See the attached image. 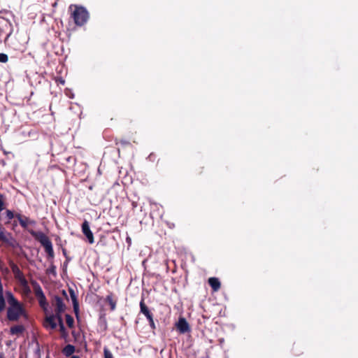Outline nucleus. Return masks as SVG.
<instances>
[{
    "label": "nucleus",
    "mask_w": 358,
    "mask_h": 358,
    "mask_svg": "<svg viewBox=\"0 0 358 358\" xmlns=\"http://www.w3.org/2000/svg\"><path fill=\"white\" fill-rule=\"evenodd\" d=\"M69 10L71 12V17L78 27L85 25L90 18V13L84 6L71 4Z\"/></svg>",
    "instance_id": "f257e3e1"
},
{
    "label": "nucleus",
    "mask_w": 358,
    "mask_h": 358,
    "mask_svg": "<svg viewBox=\"0 0 358 358\" xmlns=\"http://www.w3.org/2000/svg\"><path fill=\"white\" fill-rule=\"evenodd\" d=\"M29 232L44 247L45 251L48 254V257L53 258L55 253L50 238L41 231H35L31 229L29 230Z\"/></svg>",
    "instance_id": "f03ea898"
},
{
    "label": "nucleus",
    "mask_w": 358,
    "mask_h": 358,
    "mask_svg": "<svg viewBox=\"0 0 358 358\" xmlns=\"http://www.w3.org/2000/svg\"><path fill=\"white\" fill-rule=\"evenodd\" d=\"M25 315V310L19 301L9 304L7 309V318L10 321H17L21 316Z\"/></svg>",
    "instance_id": "7ed1b4c3"
},
{
    "label": "nucleus",
    "mask_w": 358,
    "mask_h": 358,
    "mask_svg": "<svg viewBox=\"0 0 358 358\" xmlns=\"http://www.w3.org/2000/svg\"><path fill=\"white\" fill-rule=\"evenodd\" d=\"M139 306H140V312L146 317L147 320H148L149 325H150L151 329L155 330L156 329V325L154 322L153 314L150 311L149 308L147 306V305L145 304L143 298L141 299Z\"/></svg>",
    "instance_id": "20e7f679"
},
{
    "label": "nucleus",
    "mask_w": 358,
    "mask_h": 358,
    "mask_svg": "<svg viewBox=\"0 0 358 358\" xmlns=\"http://www.w3.org/2000/svg\"><path fill=\"white\" fill-rule=\"evenodd\" d=\"M9 266L14 275V278L19 283L27 280L22 271L20 269L18 266L12 260L10 259L8 262Z\"/></svg>",
    "instance_id": "39448f33"
},
{
    "label": "nucleus",
    "mask_w": 358,
    "mask_h": 358,
    "mask_svg": "<svg viewBox=\"0 0 358 358\" xmlns=\"http://www.w3.org/2000/svg\"><path fill=\"white\" fill-rule=\"evenodd\" d=\"M52 306L55 307V313H63L66 310V305L63 299L59 296H55L52 301Z\"/></svg>",
    "instance_id": "423d86ee"
},
{
    "label": "nucleus",
    "mask_w": 358,
    "mask_h": 358,
    "mask_svg": "<svg viewBox=\"0 0 358 358\" xmlns=\"http://www.w3.org/2000/svg\"><path fill=\"white\" fill-rule=\"evenodd\" d=\"M69 292L73 303V311L76 317L79 318V303L77 298V295L73 288L69 287Z\"/></svg>",
    "instance_id": "0eeeda50"
},
{
    "label": "nucleus",
    "mask_w": 358,
    "mask_h": 358,
    "mask_svg": "<svg viewBox=\"0 0 358 358\" xmlns=\"http://www.w3.org/2000/svg\"><path fill=\"white\" fill-rule=\"evenodd\" d=\"M82 231L87 237L89 243L91 244L94 243V235L90 230L89 222L87 220H85L82 224Z\"/></svg>",
    "instance_id": "6e6552de"
},
{
    "label": "nucleus",
    "mask_w": 358,
    "mask_h": 358,
    "mask_svg": "<svg viewBox=\"0 0 358 358\" xmlns=\"http://www.w3.org/2000/svg\"><path fill=\"white\" fill-rule=\"evenodd\" d=\"M15 217L18 220L20 224L24 229H27L29 224L34 226L36 221L30 220L28 217L22 215L21 214H16Z\"/></svg>",
    "instance_id": "1a4fd4ad"
},
{
    "label": "nucleus",
    "mask_w": 358,
    "mask_h": 358,
    "mask_svg": "<svg viewBox=\"0 0 358 358\" xmlns=\"http://www.w3.org/2000/svg\"><path fill=\"white\" fill-rule=\"evenodd\" d=\"M176 327L181 334L187 333L190 330L189 325L184 317L179 318L176 323Z\"/></svg>",
    "instance_id": "9d476101"
},
{
    "label": "nucleus",
    "mask_w": 358,
    "mask_h": 358,
    "mask_svg": "<svg viewBox=\"0 0 358 358\" xmlns=\"http://www.w3.org/2000/svg\"><path fill=\"white\" fill-rule=\"evenodd\" d=\"M43 326L47 329H55L57 328V323L55 322L52 315H50L45 317Z\"/></svg>",
    "instance_id": "9b49d317"
},
{
    "label": "nucleus",
    "mask_w": 358,
    "mask_h": 358,
    "mask_svg": "<svg viewBox=\"0 0 358 358\" xmlns=\"http://www.w3.org/2000/svg\"><path fill=\"white\" fill-rule=\"evenodd\" d=\"M208 284L211 287L213 292H217L221 287V283L217 278H210L208 279Z\"/></svg>",
    "instance_id": "f8f14e48"
},
{
    "label": "nucleus",
    "mask_w": 358,
    "mask_h": 358,
    "mask_svg": "<svg viewBox=\"0 0 358 358\" xmlns=\"http://www.w3.org/2000/svg\"><path fill=\"white\" fill-rule=\"evenodd\" d=\"M31 283L33 286L34 294L36 298L45 295L41 287L36 280H31Z\"/></svg>",
    "instance_id": "ddd939ff"
},
{
    "label": "nucleus",
    "mask_w": 358,
    "mask_h": 358,
    "mask_svg": "<svg viewBox=\"0 0 358 358\" xmlns=\"http://www.w3.org/2000/svg\"><path fill=\"white\" fill-rule=\"evenodd\" d=\"M25 329L23 325H15L10 327V333L12 335L19 336L24 331Z\"/></svg>",
    "instance_id": "4468645a"
},
{
    "label": "nucleus",
    "mask_w": 358,
    "mask_h": 358,
    "mask_svg": "<svg viewBox=\"0 0 358 358\" xmlns=\"http://www.w3.org/2000/svg\"><path fill=\"white\" fill-rule=\"evenodd\" d=\"M75 347L71 344L66 345L62 350V353L66 357L71 356L75 352Z\"/></svg>",
    "instance_id": "2eb2a0df"
},
{
    "label": "nucleus",
    "mask_w": 358,
    "mask_h": 358,
    "mask_svg": "<svg viewBox=\"0 0 358 358\" xmlns=\"http://www.w3.org/2000/svg\"><path fill=\"white\" fill-rule=\"evenodd\" d=\"M106 301L110 305V310H115V309L116 308L117 300L113 299V295L112 293H110L106 296Z\"/></svg>",
    "instance_id": "dca6fc26"
},
{
    "label": "nucleus",
    "mask_w": 358,
    "mask_h": 358,
    "mask_svg": "<svg viewBox=\"0 0 358 358\" xmlns=\"http://www.w3.org/2000/svg\"><path fill=\"white\" fill-rule=\"evenodd\" d=\"M20 286L22 287V290H23V293L25 294V295H29L30 293H31V289L29 286V284H28V281L27 280L22 281V282L20 283Z\"/></svg>",
    "instance_id": "f3484780"
},
{
    "label": "nucleus",
    "mask_w": 358,
    "mask_h": 358,
    "mask_svg": "<svg viewBox=\"0 0 358 358\" xmlns=\"http://www.w3.org/2000/svg\"><path fill=\"white\" fill-rule=\"evenodd\" d=\"M38 299V303L40 306L44 310H47V307L48 306V303L47 302V299L45 295L41 296L40 297L36 298Z\"/></svg>",
    "instance_id": "a211bd4d"
},
{
    "label": "nucleus",
    "mask_w": 358,
    "mask_h": 358,
    "mask_svg": "<svg viewBox=\"0 0 358 358\" xmlns=\"http://www.w3.org/2000/svg\"><path fill=\"white\" fill-rule=\"evenodd\" d=\"M4 296L6 297L8 304L14 303L18 301L17 299L14 296L13 294L10 291H7Z\"/></svg>",
    "instance_id": "6ab92c4d"
},
{
    "label": "nucleus",
    "mask_w": 358,
    "mask_h": 358,
    "mask_svg": "<svg viewBox=\"0 0 358 358\" xmlns=\"http://www.w3.org/2000/svg\"><path fill=\"white\" fill-rule=\"evenodd\" d=\"M65 318H66V323L67 326L71 329L73 328L74 327L73 317L71 315L66 314L65 315Z\"/></svg>",
    "instance_id": "aec40b11"
},
{
    "label": "nucleus",
    "mask_w": 358,
    "mask_h": 358,
    "mask_svg": "<svg viewBox=\"0 0 358 358\" xmlns=\"http://www.w3.org/2000/svg\"><path fill=\"white\" fill-rule=\"evenodd\" d=\"M6 307V302L4 294H0V313L4 311Z\"/></svg>",
    "instance_id": "412c9836"
},
{
    "label": "nucleus",
    "mask_w": 358,
    "mask_h": 358,
    "mask_svg": "<svg viewBox=\"0 0 358 358\" xmlns=\"http://www.w3.org/2000/svg\"><path fill=\"white\" fill-rule=\"evenodd\" d=\"M52 315L54 319L55 320H57L58 326L64 324L62 313H55V314H52Z\"/></svg>",
    "instance_id": "4be33fe9"
},
{
    "label": "nucleus",
    "mask_w": 358,
    "mask_h": 358,
    "mask_svg": "<svg viewBox=\"0 0 358 358\" xmlns=\"http://www.w3.org/2000/svg\"><path fill=\"white\" fill-rule=\"evenodd\" d=\"M57 267L55 265H54L52 263L50 266V267L46 270L47 274H52L53 276L57 275V271H56Z\"/></svg>",
    "instance_id": "5701e85b"
},
{
    "label": "nucleus",
    "mask_w": 358,
    "mask_h": 358,
    "mask_svg": "<svg viewBox=\"0 0 358 358\" xmlns=\"http://www.w3.org/2000/svg\"><path fill=\"white\" fill-rule=\"evenodd\" d=\"M59 331L61 334V337L66 338L68 336V332L64 327V324L59 326Z\"/></svg>",
    "instance_id": "b1692460"
},
{
    "label": "nucleus",
    "mask_w": 358,
    "mask_h": 358,
    "mask_svg": "<svg viewBox=\"0 0 358 358\" xmlns=\"http://www.w3.org/2000/svg\"><path fill=\"white\" fill-rule=\"evenodd\" d=\"M116 145H121L122 146H126L129 145V142L125 139H115Z\"/></svg>",
    "instance_id": "393cba45"
},
{
    "label": "nucleus",
    "mask_w": 358,
    "mask_h": 358,
    "mask_svg": "<svg viewBox=\"0 0 358 358\" xmlns=\"http://www.w3.org/2000/svg\"><path fill=\"white\" fill-rule=\"evenodd\" d=\"M8 60V57L5 53H0V62L6 63Z\"/></svg>",
    "instance_id": "a878e982"
},
{
    "label": "nucleus",
    "mask_w": 358,
    "mask_h": 358,
    "mask_svg": "<svg viewBox=\"0 0 358 358\" xmlns=\"http://www.w3.org/2000/svg\"><path fill=\"white\" fill-rule=\"evenodd\" d=\"M299 347V346L298 345H294L293 348H292L293 354L296 356H299L303 353L302 351L298 350Z\"/></svg>",
    "instance_id": "bb28decb"
},
{
    "label": "nucleus",
    "mask_w": 358,
    "mask_h": 358,
    "mask_svg": "<svg viewBox=\"0 0 358 358\" xmlns=\"http://www.w3.org/2000/svg\"><path fill=\"white\" fill-rule=\"evenodd\" d=\"M6 214L8 220H12L14 217H15V215H14L13 212L10 210H7Z\"/></svg>",
    "instance_id": "cd10ccee"
},
{
    "label": "nucleus",
    "mask_w": 358,
    "mask_h": 358,
    "mask_svg": "<svg viewBox=\"0 0 358 358\" xmlns=\"http://www.w3.org/2000/svg\"><path fill=\"white\" fill-rule=\"evenodd\" d=\"M104 358H113L112 353L107 349L104 348Z\"/></svg>",
    "instance_id": "c85d7f7f"
},
{
    "label": "nucleus",
    "mask_w": 358,
    "mask_h": 358,
    "mask_svg": "<svg viewBox=\"0 0 358 358\" xmlns=\"http://www.w3.org/2000/svg\"><path fill=\"white\" fill-rule=\"evenodd\" d=\"M4 266L5 265H4L3 262L0 259V269L1 271H5L6 273H8V268L5 267Z\"/></svg>",
    "instance_id": "c756f323"
},
{
    "label": "nucleus",
    "mask_w": 358,
    "mask_h": 358,
    "mask_svg": "<svg viewBox=\"0 0 358 358\" xmlns=\"http://www.w3.org/2000/svg\"><path fill=\"white\" fill-rule=\"evenodd\" d=\"M3 195L0 194V212L4 208V201L3 200Z\"/></svg>",
    "instance_id": "7c9ffc66"
},
{
    "label": "nucleus",
    "mask_w": 358,
    "mask_h": 358,
    "mask_svg": "<svg viewBox=\"0 0 358 358\" xmlns=\"http://www.w3.org/2000/svg\"><path fill=\"white\" fill-rule=\"evenodd\" d=\"M0 241L6 242L7 241V238L3 231L0 232Z\"/></svg>",
    "instance_id": "2f4dec72"
},
{
    "label": "nucleus",
    "mask_w": 358,
    "mask_h": 358,
    "mask_svg": "<svg viewBox=\"0 0 358 358\" xmlns=\"http://www.w3.org/2000/svg\"><path fill=\"white\" fill-rule=\"evenodd\" d=\"M203 166H200L199 167L198 169H196V172L198 175H201L203 172Z\"/></svg>",
    "instance_id": "473e14b6"
},
{
    "label": "nucleus",
    "mask_w": 358,
    "mask_h": 358,
    "mask_svg": "<svg viewBox=\"0 0 358 358\" xmlns=\"http://www.w3.org/2000/svg\"><path fill=\"white\" fill-rule=\"evenodd\" d=\"M0 294H4L3 293V287L2 283H0Z\"/></svg>",
    "instance_id": "72a5a7b5"
},
{
    "label": "nucleus",
    "mask_w": 358,
    "mask_h": 358,
    "mask_svg": "<svg viewBox=\"0 0 358 358\" xmlns=\"http://www.w3.org/2000/svg\"><path fill=\"white\" fill-rule=\"evenodd\" d=\"M131 206H132L133 209H134L135 208H136V207H137L138 203H137V202H136V201H133V202L131 203Z\"/></svg>",
    "instance_id": "f704fd0d"
},
{
    "label": "nucleus",
    "mask_w": 358,
    "mask_h": 358,
    "mask_svg": "<svg viewBox=\"0 0 358 358\" xmlns=\"http://www.w3.org/2000/svg\"><path fill=\"white\" fill-rule=\"evenodd\" d=\"M63 254L66 257V260L69 261V258L68 257H66V251L65 249L63 250Z\"/></svg>",
    "instance_id": "c9c22d12"
},
{
    "label": "nucleus",
    "mask_w": 358,
    "mask_h": 358,
    "mask_svg": "<svg viewBox=\"0 0 358 358\" xmlns=\"http://www.w3.org/2000/svg\"><path fill=\"white\" fill-rule=\"evenodd\" d=\"M127 243H129V244H131V239L130 237H127Z\"/></svg>",
    "instance_id": "e433bc0d"
},
{
    "label": "nucleus",
    "mask_w": 358,
    "mask_h": 358,
    "mask_svg": "<svg viewBox=\"0 0 358 358\" xmlns=\"http://www.w3.org/2000/svg\"><path fill=\"white\" fill-rule=\"evenodd\" d=\"M62 294L67 298V294L65 290H62Z\"/></svg>",
    "instance_id": "4c0bfd02"
},
{
    "label": "nucleus",
    "mask_w": 358,
    "mask_h": 358,
    "mask_svg": "<svg viewBox=\"0 0 358 358\" xmlns=\"http://www.w3.org/2000/svg\"><path fill=\"white\" fill-rule=\"evenodd\" d=\"M71 358H80L78 356H72Z\"/></svg>",
    "instance_id": "58836bf2"
},
{
    "label": "nucleus",
    "mask_w": 358,
    "mask_h": 358,
    "mask_svg": "<svg viewBox=\"0 0 358 358\" xmlns=\"http://www.w3.org/2000/svg\"><path fill=\"white\" fill-rule=\"evenodd\" d=\"M45 358H50L49 355H47Z\"/></svg>",
    "instance_id": "ea45409f"
},
{
    "label": "nucleus",
    "mask_w": 358,
    "mask_h": 358,
    "mask_svg": "<svg viewBox=\"0 0 358 358\" xmlns=\"http://www.w3.org/2000/svg\"><path fill=\"white\" fill-rule=\"evenodd\" d=\"M0 358H2L1 357H0Z\"/></svg>",
    "instance_id": "a19ab883"
}]
</instances>
